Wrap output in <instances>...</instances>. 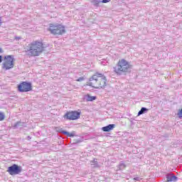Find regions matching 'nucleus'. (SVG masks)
Listing matches in <instances>:
<instances>
[{"label":"nucleus","instance_id":"nucleus-9","mask_svg":"<svg viewBox=\"0 0 182 182\" xmlns=\"http://www.w3.org/2000/svg\"><path fill=\"white\" fill-rule=\"evenodd\" d=\"M115 125L114 124H109L108 126L103 127L102 128V132H112L113 129H114Z\"/></svg>","mask_w":182,"mask_h":182},{"label":"nucleus","instance_id":"nucleus-2","mask_svg":"<svg viewBox=\"0 0 182 182\" xmlns=\"http://www.w3.org/2000/svg\"><path fill=\"white\" fill-rule=\"evenodd\" d=\"M45 50V44L42 41L36 40L28 44L24 52L28 56H39Z\"/></svg>","mask_w":182,"mask_h":182},{"label":"nucleus","instance_id":"nucleus-1","mask_svg":"<svg viewBox=\"0 0 182 182\" xmlns=\"http://www.w3.org/2000/svg\"><path fill=\"white\" fill-rule=\"evenodd\" d=\"M86 86L92 89H105L107 86V78L103 73H95L89 78Z\"/></svg>","mask_w":182,"mask_h":182},{"label":"nucleus","instance_id":"nucleus-13","mask_svg":"<svg viewBox=\"0 0 182 182\" xmlns=\"http://www.w3.org/2000/svg\"><path fill=\"white\" fill-rule=\"evenodd\" d=\"M149 109L144 107H142L141 110L138 112V116H140L141 114H143L144 112H147Z\"/></svg>","mask_w":182,"mask_h":182},{"label":"nucleus","instance_id":"nucleus-17","mask_svg":"<svg viewBox=\"0 0 182 182\" xmlns=\"http://www.w3.org/2000/svg\"><path fill=\"white\" fill-rule=\"evenodd\" d=\"M107 2H110V0H102V4H107Z\"/></svg>","mask_w":182,"mask_h":182},{"label":"nucleus","instance_id":"nucleus-10","mask_svg":"<svg viewBox=\"0 0 182 182\" xmlns=\"http://www.w3.org/2000/svg\"><path fill=\"white\" fill-rule=\"evenodd\" d=\"M166 178H167V181H168V182L177 181V177H176V176H174V175H170V176H167Z\"/></svg>","mask_w":182,"mask_h":182},{"label":"nucleus","instance_id":"nucleus-11","mask_svg":"<svg viewBox=\"0 0 182 182\" xmlns=\"http://www.w3.org/2000/svg\"><path fill=\"white\" fill-rule=\"evenodd\" d=\"M87 102H93V100H96L97 97L96 96H90V95H87Z\"/></svg>","mask_w":182,"mask_h":182},{"label":"nucleus","instance_id":"nucleus-6","mask_svg":"<svg viewBox=\"0 0 182 182\" xmlns=\"http://www.w3.org/2000/svg\"><path fill=\"white\" fill-rule=\"evenodd\" d=\"M18 92H24L26 93L28 92H32V83L28 82H21L18 85Z\"/></svg>","mask_w":182,"mask_h":182},{"label":"nucleus","instance_id":"nucleus-8","mask_svg":"<svg viewBox=\"0 0 182 182\" xmlns=\"http://www.w3.org/2000/svg\"><path fill=\"white\" fill-rule=\"evenodd\" d=\"M7 172L10 176H16L22 173V168L16 164H13L8 168Z\"/></svg>","mask_w":182,"mask_h":182},{"label":"nucleus","instance_id":"nucleus-3","mask_svg":"<svg viewBox=\"0 0 182 182\" xmlns=\"http://www.w3.org/2000/svg\"><path fill=\"white\" fill-rule=\"evenodd\" d=\"M132 68L133 65L126 59L122 58L117 62V66L114 67V72L116 75H122L132 70Z\"/></svg>","mask_w":182,"mask_h":182},{"label":"nucleus","instance_id":"nucleus-7","mask_svg":"<svg viewBox=\"0 0 182 182\" xmlns=\"http://www.w3.org/2000/svg\"><path fill=\"white\" fill-rule=\"evenodd\" d=\"M80 112L69 111L65 113L63 117L67 120H77L78 119H80Z\"/></svg>","mask_w":182,"mask_h":182},{"label":"nucleus","instance_id":"nucleus-14","mask_svg":"<svg viewBox=\"0 0 182 182\" xmlns=\"http://www.w3.org/2000/svg\"><path fill=\"white\" fill-rule=\"evenodd\" d=\"M5 120V114L4 113L0 112V122Z\"/></svg>","mask_w":182,"mask_h":182},{"label":"nucleus","instance_id":"nucleus-5","mask_svg":"<svg viewBox=\"0 0 182 182\" xmlns=\"http://www.w3.org/2000/svg\"><path fill=\"white\" fill-rule=\"evenodd\" d=\"M15 66V58L14 55H5L3 59L1 69L3 70H11Z\"/></svg>","mask_w":182,"mask_h":182},{"label":"nucleus","instance_id":"nucleus-15","mask_svg":"<svg viewBox=\"0 0 182 182\" xmlns=\"http://www.w3.org/2000/svg\"><path fill=\"white\" fill-rule=\"evenodd\" d=\"M178 116L180 119L182 118V108L179 109V112H178Z\"/></svg>","mask_w":182,"mask_h":182},{"label":"nucleus","instance_id":"nucleus-4","mask_svg":"<svg viewBox=\"0 0 182 182\" xmlns=\"http://www.w3.org/2000/svg\"><path fill=\"white\" fill-rule=\"evenodd\" d=\"M48 31L52 35H63L66 33V28L60 23L50 24Z\"/></svg>","mask_w":182,"mask_h":182},{"label":"nucleus","instance_id":"nucleus-18","mask_svg":"<svg viewBox=\"0 0 182 182\" xmlns=\"http://www.w3.org/2000/svg\"><path fill=\"white\" fill-rule=\"evenodd\" d=\"M4 53V50L1 48H0V53Z\"/></svg>","mask_w":182,"mask_h":182},{"label":"nucleus","instance_id":"nucleus-12","mask_svg":"<svg viewBox=\"0 0 182 182\" xmlns=\"http://www.w3.org/2000/svg\"><path fill=\"white\" fill-rule=\"evenodd\" d=\"M63 134H65L68 136V137H74L75 136V132L69 133L66 131H63Z\"/></svg>","mask_w":182,"mask_h":182},{"label":"nucleus","instance_id":"nucleus-19","mask_svg":"<svg viewBox=\"0 0 182 182\" xmlns=\"http://www.w3.org/2000/svg\"><path fill=\"white\" fill-rule=\"evenodd\" d=\"M0 63H2V55H0Z\"/></svg>","mask_w":182,"mask_h":182},{"label":"nucleus","instance_id":"nucleus-16","mask_svg":"<svg viewBox=\"0 0 182 182\" xmlns=\"http://www.w3.org/2000/svg\"><path fill=\"white\" fill-rule=\"evenodd\" d=\"M82 80H85V77H80V78H78V79L77 80V82H82Z\"/></svg>","mask_w":182,"mask_h":182}]
</instances>
